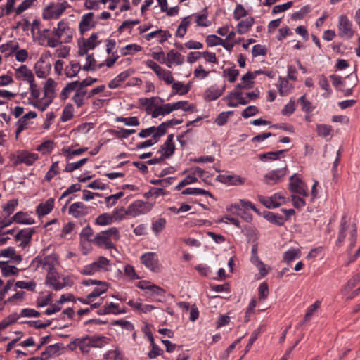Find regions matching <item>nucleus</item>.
<instances>
[{
    "label": "nucleus",
    "mask_w": 360,
    "mask_h": 360,
    "mask_svg": "<svg viewBox=\"0 0 360 360\" xmlns=\"http://www.w3.org/2000/svg\"><path fill=\"white\" fill-rule=\"evenodd\" d=\"M139 82L140 83L141 82V79H139L138 78H132L129 81L127 82L126 84L122 85L118 81V79H117V77H115L114 79H112V81L110 82V83L108 84V86L110 89H115V88H118V87L125 88L127 86L138 84Z\"/></svg>",
    "instance_id": "33"
},
{
    "label": "nucleus",
    "mask_w": 360,
    "mask_h": 360,
    "mask_svg": "<svg viewBox=\"0 0 360 360\" xmlns=\"http://www.w3.org/2000/svg\"><path fill=\"white\" fill-rule=\"evenodd\" d=\"M124 195V192L120 191L116 194L111 195L105 198L106 205L108 207H112L117 203L118 199Z\"/></svg>",
    "instance_id": "58"
},
{
    "label": "nucleus",
    "mask_w": 360,
    "mask_h": 360,
    "mask_svg": "<svg viewBox=\"0 0 360 360\" xmlns=\"http://www.w3.org/2000/svg\"><path fill=\"white\" fill-rule=\"evenodd\" d=\"M51 34L60 39H62V37L65 34V37L63 39L64 43L70 42L72 38V32L69 27L68 22L65 20H62L58 23L57 27L54 28Z\"/></svg>",
    "instance_id": "9"
},
{
    "label": "nucleus",
    "mask_w": 360,
    "mask_h": 360,
    "mask_svg": "<svg viewBox=\"0 0 360 360\" xmlns=\"http://www.w3.org/2000/svg\"><path fill=\"white\" fill-rule=\"evenodd\" d=\"M37 114L34 111H30L21 117L16 122L17 129L15 131V139L18 138L19 134L27 128L28 120L37 117Z\"/></svg>",
    "instance_id": "17"
},
{
    "label": "nucleus",
    "mask_w": 360,
    "mask_h": 360,
    "mask_svg": "<svg viewBox=\"0 0 360 360\" xmlns=\"http://www.w3.org/2000/svg\"><path fill=\"white\" fill-rule=\"evenodd\" d=\"M58 263V256L56 254H51L46 256L44 259L43 268L46 269L48 272L57 271L55 268Z\"/></svg>",
    "instance_id": "26"
},
{
    "label": "nucleus",
    "mask_w": 360,
    "mask_h": 360,
    "mask_svg": "<svg viewBox=\"0 0 360 360\" xmlns=\"http://www.w3.org/2000/svg\"><path fill=\"white\" fill-rule=\"evenodd\" d=\"M113 222V217L109 213L100 214L95 219V224L99 226H106Z\"/></svg>",
    "instance_id": "37"
},
{
    "label": "nucleus",
    "mask_w": 360,
    "mask_h": 360,
    "mask_svg": "<svg viewBox=\"0 0 360 360\" xmlns=\"http://www.w3.org/2000/svg\"><path fill=\"white\" fill-rule=\"evenodd\" d=\"M288 150H280L277 151H271L265 153H262L259 155V158L260 160H264L265 159H268L270 160H276L279 159L281 155H283L285 152Z\"/></svg>",
    "instance_id": "34"
},
{
    "label": "nucleus",
    "mask_w": 360,
    "mask_h": 360,
    "mask_svg": "<svg viewBox=\"0 0 360 360\" xmlns=\"http://www.w3.org/2000/svg\"><path fill=\"white\" fill-rule=\"evenodd\" d=\"M18 205V199H12L8 201V202L3 205V211L6 213L7 217L10 216L14 212L15 207Z\"/></svg>",
    "instance_id": "47"
},
{
    "label": "nucleus",
    "mask_w": 360,
    "mask_h": 360,
    "mask_svg": "<svg viewBox=\"0 0 360 360\" xmlns=\"http://www.w3.org/2000/svg\"><path fill=\"white\" fill-rule=\"evenodd\" d=\"M300 251L299 249L291 248L286 251L283 255V261L285 262H290L296 257H299Z\"/></svg>",
    "instance_id": "44"
},
{
    "label": "nucleus",
    "mask_w": 360,
    "mask_h": 360,
    "mask_svg": "<svg viewBox=\"0 0 360 360\" xmlns=\"http://www.w3.org/2000/svg\"><path fill=\"white\" fill-rule=\"evenodd\" d=\"M78 340V347L83 354H87L91 345H90V340H89V335L81 338H76Z\"/></svg>",
    "instance_id": "39"
},
{
    "label": "nucleus",
    "mask_w": 360,
    "mask_h": 360,
    "mask_svg": "<svg viewBox=\"0 0 360 360\" xmlns=\"http://www.w3.org/2000/svg\"><path fill=\"white\" fill-rule=\"evenodd\" d=\"M81 66L79 63H70L65 68V74L68 77H72L79 72Z\"/></svg>",
    "instance_id": "43"
},
{
    "label": "nucleus",
    "mask_w": 360,
    "mask_h": 360,
    "mask_svg": "<svg viewBox=\"0 0 360 360\" xmlns=\"http://www.w3.org/2000/svg\"><path fill=\"white\" fill-rule=\"evenodd\" d=\"M50 69L51 65L45 63V60L42 58H41L34 65L35 73L39 78L46 77Z\"/></svg>",
    "instance_id": "23"
},
{
    "label": "nucleus",
    "mask_w": 360,
    "mask_h": 360,
    "mask_svg": "<svg viewBox=\"0 0 360 360\" xmlns=\"http://www.w3.org/2000/svg\"><path fill=\"white\" fill-rule=\"evenodd\" d=\"M110 285V283L106 282V285H98L94 290L88 295V299H94L101 296L105 293Z\"/></svg>",
    "instance_id": "42"
},
{
    "label": "nucleus",
    "mask_w": 360,
    "mask_h": 360,
    "mask_svg": "<svg viewBox=\"0 0 360 360\" xmlns=\"http://www.w3.org/2000/svg\"><path fill=\"white\" fill-rule=\"evenodd\" d=\"M223 39L215 35L210 34L206 37L205 42L208 46H215L217 45H220L222 44Z\"/></svg>",
    "instance_id": "56"
},
{
    "label": "nucleus",
    "mask_w": 360,
    "mask_h": 360,
    "mask_svg": "<svg viewBox=\"0 0 360 360\" xmlns=\"http://www.w3.org/2000/svg\"><path fill=\"white\" fill-rule=\"evenodd\" d=\"M89 340H90V345L91 347L101 348L104 345H107L110 339L107 337L99 335V336H90L89 335Z\"/></svg>",
    "instance_id": "31"
},
{
    "label": "nucleus",
    "mask_w": 360,
    "mask_h": 360,
    "mask_svg": "<svg viewBox=\"0 0 360 360\" xmlns=\"http://www.w3.org/2000/svg\"><path fill=\"white\" fill-rule=\"evenodd\" d=\"M216 181L229 186H239L245 184V178L239 175L219 174L217 176Z\"/></svg>",
    "instance_id": "14"
},
{
    "label": "nucleus",
    "mask_w": 360,
    "mask_h": 360,
    "mask_svg": "<svg viewBox=\"0 0 360 360\" xmlns=\"http://www.w3.org/2000/svg\"><path fill=\"white\" fill-rule=\"evenodd\" d=\"M88 161V158H84L76 162L68 163L65 166L64 171L65 172H72L75 169L80 168Z\"/></svg>",
    "instance_id": "46"
},
{
    "label": "nucleus",
    "mask_w": 360,
    "mask_h": 360,
    "mask_svg": "<svg viewBox=\"0 0 360 360\" xmlns=\"http://www.w3.org/2000/svg\"><path fill=\"white\" fill-rule=\"evenodd\" d=\"M53 141L51 140H47L44 141L40 145H39L36 150L37 151L41 152L43 154H49L51 153L53 150Z\"/></svg>",
    "instance_id": "41"
},
{
    "label": "nucleus",
    "mask_w": 360,
    "mask_h": 360,
    "mask_svg": "<svg viewBox=\"0 0 360 360\" xmlns=\"http://www.w3.org/2000/svg\"><path fill=\"white\" fill-rule=\"evenodd\" d=\"M283 198L279 193H275L267 199L265 198L263 195H258V200L259 202L269 209L276 208L281 206V203L278 202V200Z\"/></svg>",
    "instance_id": "21"
},
{
    "label": "nucleus",
    "mask_w": 360,
    "mask_h": 360,
    "mask_svg": "<svg viewBox=\"0 0 360 360\" xmlns=\"http://www.w3.org/2000/svg\"><path fill=\"white\" fill-rule=\"evenodd\" d=\"M233 114V111L222 112L217 116L214 123L218 126H223L227 122L229 116Z\"/></svg>",
    "instance_id": "50"
},
{
    "label": "nucleus",
    "mask_w": 360,
    "mask_h": 360,
    "mask_svg": "<svg viewBox=\"0 0 360 360\" xmlns=\"http://www.w3.org/2000/svg\"><path fill=\"white\" fill-rule=\"evenodd\" d=\"M15 288L27 289V290L30 291H34L36 288V283L34 281L30 282L19 281L15 283Z\"/></svg>",
    "instance_id": "54"
},
{
    "label": "nucleus",
    "mask_w": 360,
    "mask_h": 360,
    "mask_svg": "<svg viewBox=\"0 0 360 360\" xmlns=\"http://www.w3.org/2000/svg\"><path fill=\"white\" fill-rule=\"evenodd\" d=\"M58 161L53 162L45 175V180L50 182L51 180L59 173Z\"/></svg>",
    "instance_id": "45"
},
{
    "label": "nucleus",
    "mask_w": 360,
    "mask_h": 360,
    "mask_svg": "<svg viewBox=\"0 0 360 360\" xmlns=\"http://www.w3.org/2000/svg\"><path fill=\"white\" fill-rule=\"evenodd\" d=\"M27 216V214L26 212H23L22 211L16 212L13 217H12V221L13 222H15L17 224H26V225H31L34 224L35 221L32 218H27L26 217Z\"/></svg>",
    "instance_id": "27"
},
{
    "label": "nucleus",
    "mask_w": 360,
    "mask_h": 360,
    "mask_svg": "<svg viewBox=\"0 0 360 360\" xmlns=\"http://www.w3.org/2000/svg\"><path fill=\"white\" fill-rule=\"evenodd\" d=\"M247 11L242 4H237L233 11V18L235 20H238L240 18L246 16Z\"/></svg>",
    "instance_id": "63"
},
{
    "label": "nucleus",
    "mask_w": 360,
    "mask_h": 360,
    "mask_svg": "<svg viewBox=\"0 0 360 360\" xmlns=\"http://www.w3.org/2000/svg\"><path fill=\"white\" fill-rule=\"evenodd\" d=\"M107 131L117 139H127L131 134H134L136 130L118 128V129H110Z\"/></svg>",
    "instance_id": "29"
},
{
    "label": "nucleus",
    "mask_w": 360,
    "mask_h": 360,
    "mask_svg": "<svg viewBox=\"0 0 360 360\" xmlns=\"http://www.w3.org/2000/svg\"><path fill=\"white\" fill-rule=\"evenodd\" d=\"M352 22L348 18L342 15L339 17L338 20V34L342 37L350 39L354 35V32L352 29Z\"/></svg>",
    "instance_id": "10"
},
{
    "label": "nucleus",
    "mask_w": 360,
    "mask_h": 360,
    "mask_svg": "<svg viewBox=\"0 0 360 360\" xmlns=\"http://www.w3.org/2000/svg\"><path fill=\"white\" fill-rule=\"evenodd\" d=\"M290 183L288 189L290 191L295 193H298L303 196H308L309 193L307 189V185L300 178L297 174H294L292 175L290 179Z\"/></svg>",
    "instance_id": "8"
},
{
    "label": "nucleus",
    "mask_w": 360,
    "mask_h": 360,
    "mask_svg": "<svg viewBox=\"0 0 360 360\" xmlns=\"http://www.w3.org/2000/svg\"><path fill=\"white\" fill-rule=\"evenodd\" d=\"M167 191L162 188H151L148 192L144 194V197L148 199L150 196L158 197L159 195H165Z\"/></svg>",
    "instance_id": "53"
},
{
    "label": "nucleus",
    "mask_w": 360,
    "mask_h": 360,
    "mask_svg": "<svg viewBox=\"0 0 360 360\" xmlns=\"http://www.w3.org/2000/svg\"><path fill=\"white\" fill-rule=\"evenodd\" d=\"M60 350V345L58 343L49 345L45 350L41 354L40 360H48L53 355L56 354Z\"/></svg>",
    "instance_id": "30"
},
{
    "label": "nucleus",
    "mask_w": 360,
    "mask_h": 360,
    "mask_svg": "<svg viewBox=\"0 0 360 360\" xmlns=\"http://www.w3.org/2000/svg\"><path fill=\"white\" fill-rule=\"evenodd\" d=\"M39 159L37 153H30L27 150H18L16 155H11V161L13 165L17 166L20 164H25L27 166H31L34 162Z\"/></svg>",
    "instance_id": "5"
},
{
    "label": "nucleus",
    "mask_w": 360,
    "mask_h": 360,
    "mask_svg": "<svg viewBox=\"0 0 360 360\" xmlns=\"http://www.w3.org/2000/svg\"><path fill=\"white\" fill-rule=\"evenodd\" d=\"M111 238L115 240H120V233L116 227H111L106 231L98 233L96 236L92 238L91 242L98 247H104L106 250H111L115 248Z\"/></svg>",
    "instance_id": "1"
},
{
    "label": "nucleus",
    "mask_w": 360,
    "mask_h": 360,
    "mask_svg": "<svg viewBox=\"0 0 360 360\" xmlns=\"http://www.w3.org/2000/svg\"><path fill=\"white\" fill-rule=\"evenodd\" d=\"M45 284L49 285L55 290H60L64 288V285L61 284L59 281L58 273L57 271L48 272L46 276Z\"/></svg>",
    "instance_id": "19"
},
{
    "label": "nucleus",
    "mask_w": 360,
    "mask_h": 360,
    "mask_svg": "<svg viewBox=\"0 0 360 360\" xmlns=\"http://www.w3.org/2000/svg\"><path fill=\"white\" fill-rule=\"evenodd\" d=\"M263 217L270 223L277 226H283L284 224V218L280 214H276L270 211H264Z\"/></svg>",
    "instance_id": "24"
},
{
    "label": "nucleus",
    "mask_w": 360,
    "mask_h": 360,
    "mask_svg": "<svg viewBox=\"0 0 360 360\" xmlns=\"http://www.w3.org/2000/svg\"><path fill=\"white\" fill-rule=\"evenodd\" d=\"M68 213L75 218L84 217L88 214L87 207L82 202H74L70 206Z\"/></svg>",
    "instance_id": "18"
},
{
    "label": "nucleus",
    "mask_w": 360,
    "mask_h": 360,
    "mask_svg": "<svg viewBox=\"0 0 360 360\" xmlns=\"http://www.w3.org/2000/svg\"><path fill=\"white\" fill-rule=\"evenodd\" d=\"M259 92H249L246 94V98H244L243 91H231L224 99L227 101L228 106L237 107L239 104L245 105L250 100L257 98L259 96Z\"/></svg>",
    "instance_id": "3"
},
{
    "label": "nucleus",
    "mask_w": 360,
    "mask_h": 360,
    "mask_svg": "<svg viewBox=\"0 0 360 360\" xmlns=\"http://www.w3.org/2000/svg\"><path fill=\"white\" fill-rule=\"evenodd\" d=\"M36 232L34 228H28L21 229L15 236H14L15 241H21L20 245L22 248H25L27 246L31 240L34 233Z\"/></svg>",
    "instance_id": "15"
},
{
    "label": "nucleus",
    "mask_w": 360,
    "mask_h": 360,
    "mask_svg": "<svg viewBox=\"0 0 360 360\" xmlns=\"http://www.w3.org/2000/svg\"><path fill=\"white\" fill-rule=\"evenodd\" d=\"M198 181V178L192 174L187 175L180 183L175 187L176 191L181 190L186 185L195 183Z\"/></svg>",
    "instance_id": "51"
},
{
    "label": "nucleus",
    "mask_w": 360,
    "mask_h": 360,
    "mask_svg": "<svg viewBox=\"0 0 360 360\" xmlns=\"http://www.w3.org/2000/svg\"><path fill=\"white\" fill-rule=\"evenodd\" d=\"M15 76L17 79L26 81L30 84V90H37V86L34 83V76L25 65L15 69Z\"/></svg>",
    "instance_id": "7"
},
{
    "label": "nucleus",
    "mask_w": 360,
    "mask_h": 360,
    "mask_svg": "<svg viewBox=\"0 0 360 360\" xmlns=\"http://www.w3.org/2000/svg\"><path fill=\"white\" fill-rule=\"evenodd\" d=\"M259 300H265L269 295V286L266 282L262 283L258 288Z\"/></svg>",
    "instance_id": "61"
},
{
    "label": "nucleus",
    "mask_w": 360,
    "mask_h": 360,
    "mask_svg": "<svg viewBox=\"0 0 360 360\" xmlns=\"http://www.w3.org/2000/svg\"><path fill=\"white\" fill-rule=\"evenodd\" d=\"M153 207V205L149 202L138 200L129 205L126 210V214L136 217L139 215L149 212Z\"/></svg>",
    "instance_id": "6"
},
{
    "label": "nucleus",
    "mask_w": 360,
    "mask_h": 360,
    "mask_svg": "<svg viewBox=\"0 0 360 360\" xmlns=\"http://www.w3.org/2000/svg\"><path fill=\"white\" fill-rule=\"evenodd\" d=\"M174 110H182L185 112H193L195 108V105L189 103L187 101H179L173 103Z\"/></svg>",
    "instance_id": "35"
},
{
    "label": "nucleus",
    "mask_w": 360,
    "mask_h": 360,
    "mask_svg": "<svg viewBox=\"0 0 360 360\" xmlns=\"http://www.w3.org/2000/svg\"><path fill=\"white\" fill-rule=\"evenodd\" d=\"M184 63V56L174 50H170L167 54L166 65L171 68L172 64L174 63L177 65H182Z\"/></svg>",
    "instance_id": "22"
},
{
    "label": "nucleus",
    "mask_w": 360,
    "mask_h": 360,
    "mask_svg": "<svg viewBox=\"0 0 360 360\" xmlns=\"http://www.w3.org/2000/svg\"><path fill=\"white\" fill-rule=\"evenodd\" d=\"M311 11V7L309 5L304 6L299 11L292 14L291 18L293 20H302Z\"/></svg>",
    "instance_id": "49"
},
{
    "label": "nucleus",
    "mask_w": 360,
    "mask_h": 360,
    "mask_svg": "<svg viewBox=\"0 0 360 360\" xmlns=\"http://www.w3.org/2000/svg\"><path fill=\"white\" fill-rule=\"evenodd\" d=\"M320 301H316L313 304L309 307L304 317V322L309 320L314 311L320 307Z\"/></svg>",
    "instance_id": "59"
},
{
    "label": "nucleus",
    "mask_w": 360,
    "mask_h": 360,
    "mask_svg": "<svg viewBox=\"0 0 360 360\" xmlns=\"http://www.w3.org/2000/svg\"><path fill=\"white\" fill-rule=\"evenodd\" d=\"M32 98H27V103H32L41 111H44L55 97V91H30Z\"/></svg>",
    "instance_id": "2"
},
{
    "label": "nucleus",
    "mask_w": 360,
    "mask_h": 360,
    "mask_svg": "<svg viewBox=\"0 0 360 360\" xmlns=\"http://www.w3.org/2000/svg\"><path fill=\"white\" fill-rule=\"evenodd\" d=\"M54 198H50L45 202L39 203L36 207V214L39 217L49 214L54 207Z\"/></svg>",
    "instance_id": "20"
},
{
    "label": "nucleus",
    "mask_w": 360,
    "mask_h": 360,
    "mask_svg": "<svg viewBox=\"0 0 360 360\" xmlns=\"http://www.w3.org/2000/svg\"><path fill=\"white\" fill-rule=\"evenodd\" d=\"M332 127L330 125L319 124L317 125V133L319 136L326 137L330 134Z\"/></svg>",
    "instance_id": "60"
},
{
    "label": "nucleus",
    "mask_w": 360,
    "mask_h": 360,
    "mask_svg": "<svg viewBox=\"0 0 360 360\" xmlns=\"http://www.w3.org/2000/svg\"><path fill=\"white\" fill-rule=\"evenodd\" d=\"M167 221L165 218H159L152 224V230L156 234H159L166 226Z\"/></svg>",
    "instance_id": "48"
},
{
    "label": "nucleus",
    "mask_w": 360,
    "mask_h": 360,
    "mask_svg": "<svg viewBox=\"0 0 360 360\" xmlns=\"http://www.w3.org/2000/svg\"><path fill=\"white\" fill-rule=\"evenodd\" d=\"M141 261L147 268L153 272L160 271V267L158 259L155 252H147L141 257Z\"/></svg>",
    "instance_id": "11"
},
{
    "label": "nucleus",
    "mask_w": 360,
    "mask_h": 360,
    "mask_svg": "<svg viewBox=\"0 0 360 360\" xmlns=\"http://www.w3.org/2000/svg\"><path fill=\"white\" fill-rule=\"evenodd\" d=\"M110 260L103 256L98 257L97 260L90 264L85 265L80 271V274L85 276H92L98 271H108V266L110 265Z\"/></svg>",
    "instance_id": "4"
},
{
    "label": "nucleus",
    "mask_w": 360,
    "mask_h": 360,
    "mask_svg": "<svg viewBox=\"0 0 360 360\" xmlns=\"http://www.w3.org/2000/svg\"><path fill=\"white\" fill-rule=\"evenodd\" d=\"M116 122H124V124L126 126H139L140 122L137 117L133 116V117H117L115 118Z\"/></svg>",
    "instance_id": "40"
},
{
    "label": "nucleus",
    "mask_w": 360,
    "mask_h": 360,
    "mask_svg": "<svg viewBox=\"0 0 360 360\" xmlns=\"http://www.w3.org/2000/svg\"><path fill=\"white\" fill-rule=\"evenodd\" d=\"M8 261H0V269L4 277H8L11 275L16 276L18 274L20 269L15 266L7 265Z\"/></svg>",
    "instance_id": "25"
},
{
    "label": "nucleus",
    "mask_w": 360,
    "mask_h": 360,
    "mask_svg": "<svg viewBox=\"0 0 360 360\" xmlns=\"http://www.w3.org/2000/svg\"><path fill=\"white\" fill-rule=\"evenodd\" d=\"M255 19L252 17H249L245 20H242L236 26L238 33L240 34L246 33L253 25Z\"/></svg>",
    "instance_id": "28"
},
{
    "label": "nucleus",
    "mask_w": 360,
    "mask_h": 360,
    "mask_svg": "<svg viewBox=\"0 0 360 360\" xmlns=\"http://www.w3.org/2000/svg\"><path fill=\"white\" fill-rule=\"evenodd\" d=\"M287 167L270 171L264 175L265 183L268 185H274L280 182L286 175Z\"/></svg>",
    "instance_id": "12"
},
{
    "label": "nucleus",
    "mask_w": 360,
    "mask_h": 360,
    "mask_svg": "<svg viewBox=\"0 0 360 360\" xmlns=\"http://www.w3.org/2000/svg\"><path fill=\"white\" fill-rule=\"evenodd\" d=\"M18 48V44L10 41L6 44H1L0 46V51L4 53L6 56H9L15 52Z\"/></svg>",
    "instance_id": "38"
},
{
    "label": "nucleus",
    "mask_w": 360,
    "mask_h": 360,
    "mask_svg": "<svg viewBox=\"0 0 360 360\" xmlns=\"http://www.w3.org/2000/svg\"><path fill=\"white\" fill-rule=\"evenodd\" d=\"M112 326H120L122 328L131 331L134 329V325L129 321H126L124 319L115 320L110 323Z\"/></svg>",
    "instance_id": "55"
},
{
    "label": "nucleus",
    "mask_w": 360,
    "mask_h": 360,
    "mask_svg": "<svg viewBox=\"0 0 360 360\" xmlns=\"http://www.w3.org/2000/svg\"><path fill=\"white\" fill-rule=\"evenodd\" d=\"M99 92L100 91H90L87 95L88 91H76V94L73 96L74 102L78 107H81L83 105V101L85 96L91 97L92 95Z\"/></svg>",
    "instance_id": "36"
},
{
    "label": "nucleus",
    "mask_w": 360,
    "mask_h": 360,
    "mask_svg": "<svg viewBox=\"0 0 360 360\" xmlns=\"http://www.w3.org/2000/svg\"><path fill=\"white\" fill-rule=\"evenodd\" d=\"M223 72L228 77V80L230 82H234L239 74V71L235 67L226 68L224 70Z\"/></svg>",
    "instance_id": "52"
},
{
    "label": "nucleus",
    "mask_w": 360,
    "mask_h": 360,
    "mask_svg": "<svg viewBox=\"0 0 360 360\" xmlns=\"http://www.w3.org/2000/svg\"><path fill=\"white\" fill-rule=\"evenodd\" d=\"M36 0H24L15 9L17 15L30 8Z\"/></svg>",
    "instance_id": "64"
},
{
    "label": "nucleus",
    "mask_w": 360,
    "mask_h": 360,
    "mask_svg": "<svg viewBox=\"0 0 360 360\" xmlns=\"http://www.w3.org/2000/svg\"><path fill=\"white\" fill-rule=\"evenodd\" d=\"M298 102L300 103L301 108L303 111L308 113L313 111L314 108L311 105V103L305 98V95L300 96L298 99Z\"/></svg>",
    "instance_id": "57"
},
{
    "label": "nucleus",
    "mask_w": 360,
    "mask_h": 360,
    "mask_svg": "<svg viewBox=\"0 0 360 360\" xmlns=\"http://www.w3.org/2000/svg\"><path fill=\"white\" fill-rule=\"evenodd\" d=\"M347 230V217L344 215L342 217L340 222V229L338 233V239L336 240V245L340 246L345 240L346 237L345 231Z\"/></svg>",
    "instance_id": "32"
},
{
    "label": "nucleus",
    "mask_w": 360,
    "mask_h": 360,
    "mask_svg": "<svg viewBox=\"0 0 360 360\" xmlns=\"http://www.w3.org/2000/svg\"><path fill=\"white\" fill-rule=\"evenodd\" d=\"M174 134H169L163 145L158 153H161L166 159L170 158L175 151V144L174 143Z\"/></svg>",
    "instance_id": "16"
},
{
    "label": "nucleus",
    "mask_w": 360,
    "mask_h": 360,
    "mask_svg": "<svg viewBox=\"0 0 360 360\" xmlns=\"http://www.w3.org/2000/svg\"><path fill=\"white\" fill-rule=\"evenodd\" d=\"M70 7V5L67 1L59 3L56 5L54 8V14L56 15V19L60 18V16L64 13V11Z\"/></svg>",
    "instance_id": "62"
},
{
    "label": "nucleus",
    "mask_w": 360,
    "mask_h": 360,
    "mask_svg": "<svg viewBox=\"0 0 360 360\" xmlns=\"http://www.w3.org/2000/svg\"><path fill=\"white\" fill-rule=\"evenodd\" d=\"M94 14L92 12L86 13L82 16L79 23V30L81 34H84L96 25V22L94 20Z\"/></svg>",
    "instance_id": "13"
}]
</instances>
